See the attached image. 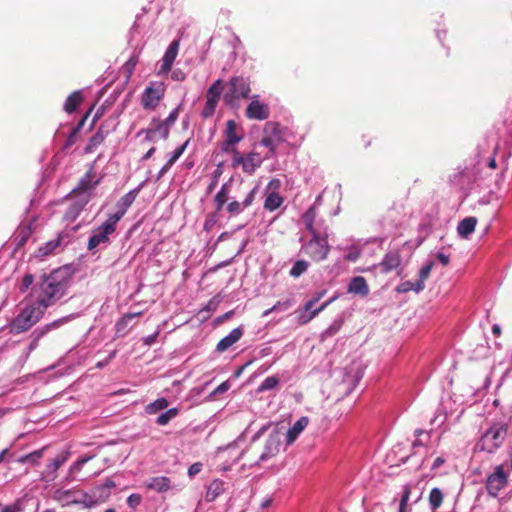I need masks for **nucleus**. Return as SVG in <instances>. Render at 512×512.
Returning <instances> with one entry per match:
<instances>
[{
    "instance_id": "obj_1",
    "label": "nucleus",
    "mask_w": 512,
    "mask_h": 512,
    "mask_svg": "<svg viewBox=\"0 0 512 512\" xmlns=\"http://www.w3.org/2000/svg\"><path fill=\"white\" fill-rule=\"evenodd\" d=\"M70 275L67 269H56L44 274L34 288L36 301L45 309L54 305L67 293Z\"/></svg>"
},
{
    "instance_id": "obj_2",
    "label": "nucleus",
    "mask_w": 512,
    "mask_h": 512,
    "mask_svg": "<svg viewBox=\"0 0 512 512\" xmlns=\"http://www.w3.org/2000/svg\"><path fill=\"white\" fill-rule=\"evenodd\" d=\"M45 311L46 309L36 300L27 304L10 322V333L20 334L28 331L43 317Z\"/></svg>"
},
{
    "instance_id": "obj_3",
    "label": "nucleus",
    "mask_w": 512,
    "mask_h": 512,
    "mask_svg": "<svg viewBox=\"0 0 512 512\" xmlns=\"http://www.w3.org/2000/svg\"><path fill=\"white\" fill-rule=\"evenodd\" d=\"M327 230L324 226L323 231L311 234V239L302 244L301 251L315 262L324 261L330 252Z\"/></svg>"
},
{
    "instance_id": "obj_4",
    "label": "nucleus",
    "mask_w": 512,
    "mask_h": 512,
    "mask_svg": "<svg viewBox=\"0 0 512 512\" xmlns=\"http://www.w3.org/2000/svg\"><path fill=\"white\" fill-rule=\"evenodd\" d=\"M508 427L505 423H494L491 427L482 435L481 439L477 443V447L481 450L487 451L488 453L495 452L504 442L507 436Z\"/></svg>"
},
{
    "instance_id": "obj_5",
    "label": "nucleus",
    "mask_w": 512,
    "mask_h": 512,
    "mask_svg": "<svg viewBox=\"0 0 512 512\" xmlns=\"http://www.w3.org/2000/svg\"><path fill=\"white\" fill-rule=\"evenodd\" d=\"M250 82L244 77H233L228 83V88L224 93V101L227 105L233 106L239 99L249 97Z\"/></svg>"
},
{
    "instance_id": "obj_6",
    "label": "nucleus",
    "mask_w": 512,
    "mask_h": 512,
    "mask_svg": "<svg viewBox=\"0 0 512 512\" xmlns=\"http://www.w3.org/2000/svg\"><path fill=\"white\" fill-rule=\"evenodd\" d=\"M117 223L109 217L106 221L93 231L88 241V249L94 251L99 247H106L109 244V237L116 230Z\"/></svg>"
},
{
    "instance_id": "obj_7",
    "label": "nucleus",
    "mask_w": 512,
    "mask_h": 512,
    "mask_svg": "<svg viewBox=\"0 0 512 512\" xmlns=\"http://www.w3.org/2000/svg\"><path fill=\"white\" fill-rule=\"evenodd\" d=\"M266 158L259 153L252 151L247 155H243L239 151H234L232 155V166L241 167L246 174L252 175L259 168Z\"/></svg>"
},
{
    "instance_id": "obj_8",
    "label": "nucleus",
    "mask_w": 512,
    "mask_h": 512,
    "mask_svg": "<svg viewBox=\"0 0 512 512\" xmlns=\"http://www.w3.org/2000/svg\"><path fill=\"white\" fill-rule=\"evenodd\" d=\"M282 141L280 126L274 122H268L264 128V136L259 142V145L268 148L267 154L264 156L266 159L274 157L279 143Z\"/></svg>"
},
{
    "instance_id": "obj_9",
    "label": "nucleus",
    "mask_w": 512,
    "mask_h": 512,
    "mask_svg": "<svg viewBox=\"0 0 512 512\" xmlns=\"http://www.w3.org/2000/svg\"><path fill=\"white\" fill-rule=\"evenodd\" d=\"M53 498L62 506H70L73 504L92 505V501H88L89 496L87 493L76 489H57L53 494Z\"/></svg>"
},
{
    "instance_id": "obj_10",
    "label": "nucleus",
    "mask_w": 512,
    "mask_h": 512,
    "mask_svg": "<svg viewBox=\"0 0 512 512\" xmlns=\"http://www.w3.org/2000/svg\"><path fill=\"white\" fill-rule=\"evenodd\" d=\"M165 93V85L162 82H151L143 91L141 103L144 109L154 110Z\"/></svg>"
},
{
    "instance_id": "obj_11",
    "label": "nucleus",
    "mask_w": 512,
    "mask_h": 512,
    "mask_svg": "<svg viewBox=\"0 0 512 512\" xmlns=\"http://www.w3.org/2000/svg\"><path fill=\"white\" fill-rule=\"evenodd\" d=\"M71 240V233L69 231H62L57 234L54 239L47 241L44 245L37 249V257H45L50 254L62 250Z\"/></svg>"
},
{
    "instance_id": "obj_12",
    "label": "nucleus",
    "mask_w": 512,
    "mask_h": 512,
    "mask_svg": "<svg viewBox=\"0 0 512 512\" xmlns=\"http://www.w3.org/2000/svg\"><path fill=\"white\" fill-rule=\"evenodd\" d=\"M224 141L221 145V150L226 153L234 154V151H238L235 145L243 139V133L238 132V125L234 120H228L226 123V129L224 131Z\"/></svg>"
},
{
    "instance_id": "obj_13",
    "label": "nucleus",
    "mask_w": 512,
    "mask_h": 512,
    "mask_svg": "<svg viewBox=\"0 0 512 512\" xmlns=\"http://www.w3.org/2000/svg\"><path fill=\"white\" fill-rule=\"evenodd\" d=\"M507 474L504 467L499 465L494 472L487 477L486 489L490 496L497 497L499 492L507 485Z\"/></svg>"
},
{
    "instance_id": "obj_14",
    "label": "nucleus",
    "mask_w": 512,
    "mask_h": 512,
    "mask_svg": "<svg viewBox=\"0 0 512 512\" xmlns=\"http://www.w3.org/2000/svg\"><path fill=\"white\" fill-rule=\"evenodd\" d=\"M258 191V187L255 186L248 191L245 198L242 201H238L235 197L231 196L225 209L230 216H237L241 214L246 208L250 207L255 199V195Z\"/></svg>"
},
{
    "instance_id": "obj_15",
    "label": "nucleus",
    "mask_w": 512,
    "mask_h": 512,
    "mask_svg": "<svg viewBox=\"0 0 512 512\" xmlns=\"http://www.w3.org/2000/svg\"><path fill=\"white\" fill-rule=\"evenodd\" d=\"M74 318H75V315H73V314L64 316L62 318H59L49 324H46V325L36 329L32 334L34 339L29 346V350L32 351L33 349H35L38 345V341L43 336H45L48 332H50L52 329H56V328L60 327L61 325L68 323L70 320H72Z\"/></svg>"
},
{
    "instance_id": "obj_16",
    "label": "nucleus",
    "mask_w": 512,
    "mask_h": 512,
    "mask_svg": "<svg viewBox=\"0 0 512 512\" xmlns=\"http://www.w3.org/2000/svg\"><path fill=\"white\" fill-rule=\"evenodd\" d=\"M74 201L69 205L64 214L66 221H74L82 212L84 207L90 201V196L86 193L81 196L73 195Z\"/></svg>"
},
{
    "instance_id": "obj_17",
    "label": "nucleus",
    "mask_w": 512,
    "mask_h": 512,
    "mask_svg": "<svg viewBox=\"0 0 512 512\" xmlns=\"http://www.w3.org/2000/svg\"><path fill=\"white\" fill-rule=\"evenodd\" d=\"M138 192L139 188L133 189L126 193L125 195H123L116 204L118 208L117 212L110 215L109 218L114 220V222L118 223L121 220V218L125 215L128 208L135 201Z\"/></svg>"
},
{
    "instance_id": "obj_18",
    "label": "nucleus",
    "mask_w": 512,
    "mask_h": 512,
    "mask_svg": "<svg viewBox=\"0 0 512 512\" xmlns=\"http://www.w3.org/2000/svg\"><path fill=\"white\" fill-rule=\"evenodd\" d=\"M100 180H94V176L92 171H88L79 181L77 187L72 190V195L81 196L82 194H88L90 198L92 197V191L99 184Z\"/></svg>"
},
{
    "instance_id": "obj_19",
    "label": "nucleus",
    "mask_w": 512,
    "mask_h": 512,
    "mask_svg": "<svg viewBox=\"0 0 512 512\" xmlns=\"http://www.w3.org/2000/svg\"><path fill=\"white\" fill-rule=\"evenodd\" d=\"M233 183V179L230 178L221 186L220 190L214 196L213 203L217 212H221L231 199Z\"/></svg>"
},
{
    "instance_id": "obj_20",
    "label": "nucleus",
    "mask_w": 512,
    "mask_h": 512,
    "mask_svg": "<svg viewBox=\"0 0 512 512\" xmlns=\"http://www.w3.org/2000/svg\"><path fill=\"white\" fill-rule=\"evenodd\" d=\"M246 116L249 119L265 120L269 117V108L258 100H252L246 109Z\"/></svg>"
},
{
    "instance_id": "obj_21",
    "label": "nucleus",
    "mask_w": 512,
    "mask_h": 512,
    "mask_svg": "<svg viewBox=\"0 0 512 512\" xmlns=\"http://www.w3.org/2000/svg\"><path fill=\"white\" fill-rule=\"evenodd\" d=\"M170 127L161 120H153L151 127L147 129L146 140L153 141L156 137L167 139Z\"/></svg>"
},
{
    "instance_id": "obj_22",
    "label": "nucleus",
    "mask_w": 512,
    "mask_h": 512,
    "mask_svg": "<svg viewBox=\"0 0 512 512\" xmlns=\"http://www.w3.org/2000/svg\"><path fill=\"white\" fill-rule=\"evenodd\" d=\"M178 50H179V41L174 40L173 42L170 43L167 50L165 51L164 56L162 57V60H161L162 63H161V67H160L161 73H168L170 71V69L173 65V62L178 54Z\"/></svg>"
},
{
    "instance_id": "obj_23",
    "label": "nucleus",
    "mask_w": 512,
    "mask_h": 512,
    "mask_svg": "<svg viewBox=\"0 0 512 512\" xmlns=\"http://www.w3.org/2000/svg\"><path fill=\"white\" fill-rule=\"evenodd\" d=\"M243 335V329L241 327L234 328L230 333L223 337L217 344L216 350L219 353L227 351L236 342H238Z\"/></svg>"
},
{
    "instance_id": "obj_24",
    "label": "nucleus",
    "mask_w": 512,
    "mask_h": 512,
    "mask_svg": "<svg viewBox=\"0 0 512 512\" xmlns=\"http://www.w3.org/2000/svg\"><path fill=\"white\" fill-rule=\"evenodd\" d=\"M401 264V255L398 250H392L385 254L384 258L379 264V267L382 272L388 273Z\"/></svg>"
},
{
    "instance_id": "obj_25",
    "label": "nucleus",
    "mask_w": 512,
    "mask_h": 512,
    "mask_svg": "<svg viewBox=\"0 0 512 512\" xmlns=\"http://www.w3.org/2000/svg\"><path fill=\"white\" fill-rule=\"evenodd\" d=\"M369 286L367 281L362 276L353 277L347 287V292L361 297H366L369 294Z\"/></svg>"
},
{
    "instance_id": "obj_26",
    "label": "nucleus",
    "mask_w": 512,
    "mask_h": 512,
    "mask_svg": "<svg viewBox=\"0 0 512 512\" xmlns=\"http://www.w3.org/2000/svg\"><path fill=\"white\" fill-rule=\"evenodd\" d=\"M280 440L277 434H271L266 440L264 451L259 457V461H267L275 456L279 451Z\"/></svg>"
},
{
    "instance_id": "obj_27",
    "label": "nucleus",
    "mask_w": 512,
    "mask_h": 512,
    "mask_svg": "<svg viewBox=\"0 0 512 512\" xmlns=\"http://www.w3.org/2000/svg\"><path fill=\"white\" fill-rule=\"evenodd\" d=\"M316 217L317 211L315 206H311L302 216L305 228L310 234H315L317 232L323 231V227H320L319 223H315Z\"/></svg>"
},
{
    "instance_id": "obj_28",
    "label": "nucleus",
    "mask_w": 512,
    "mask_h": 512,
    "mask_svg": "<svg viewBox=\"0 0 512 512\" xmlns=\"http://www.w3.org/2000/svg\"><path fill=\"white\" fill-rule=\"evenodd\" d=\"M309 424V418L306 416L300 417L286 434V441L287 444H292L297 437L303 432V430L308 426Z\"/></svg>"
},
{
    "instance_id": "obj_29",
    "label": "nucleus",
    "mask_w": 512,
    "mask_h": 512,
    "mask_svg": "<svg viewBox=\"0 0 512 512\" xmlns=\"http://www.w3.org/2000/svg\"><path fill=\"white\" fill-rule=\"evenodd\" d=\"M296 321L299 325H305L317 316V313L311 306V303H305L302 308H298L295 312Z\"/></svg>"
},
{
    "instance_id": "obj_30",
    "label": "nucleus",
    "mask_w": 512,
    "mask_h": 512,
    "mask_svg": "<svg viewBox=\"0 0 512 512\" xmlns=\"http://www.w3.org/2000/svg\"><path fill=\"white\" fill-rule=\"evenodd\" d=\"M225 491V483L220 479L213 480L207 487L205 499L207 502L215 501Z\"/></svg>"
},
{
    "instance_id": "obj_31",
    "label": "nucleus",
    "mask_w": 512,
    "mask_h": 512,
    "mask_svg": "<svg viewBox=\"0 0 512 512\" xmlns=\"http://www.w3.org/2000/svg\"><path fill=\"white\" fill-rule=\"evenodd\" d=\"M476 224L475 217H466L458 223L457 232L462 238L467 239L474 232Z\"/></svg>"
},
{
    "instance_id": "obj_32",
    "label": "nucleus",
    "mask_w": 512,
    "mask_h": 512,
    "mask_svg": "<svg viewBox=\"0 0 512 512\" xmlns=\"http://www.w3.org/2000/svg\"><path fill=\"white\" fill-rule=\"evenodd\" d=\"M147 487L159 493L166 492L171 488V481L165 476L153 477L147 483Z\"/></svg>"
},
{
    "instance_id": "obj_33",
    "label": "nucleus",
    "mask_w": 512,
    "mask_h": 512,
    "mask_svg": "<svg viewBox=\"0 0 512 512\" xmlns=\"http://www.w3.org/2000/svg\"><path fill=\"white\" fill-rule=\"evenodd\" d=\"M433 268V262L425 264L419 271V278L416 281V293L421 292L425 288V281L428 279L431 270Z\"/></svg>"
},
{
    "instance_id": "obj_34",
    "label": "nucleus",
    "mask_w": 512,
    "mask_h": 512,
    "mask_svg": "<svg viewBox=\"0 0 512 512\" xmlns=\"http://www.w3.org/2000/svg\"><path fill=\"white\" fill-rule=\"evenodd\" d=\"M82 94L80 91H74L68 96L64 103V110L67 113H72L76 110L78 105L82 102Z\"/></svg>"
},
{
    "instance_id": "obj_35",
    "label": "nucleus",
    "mask_w": 512,
    "mask_h": 512,
    "mask_svg": "<svg viewBox=\"0 0 512 512\" xmlns=\"http://www.w3.org/2000/svg\"><path fill=\"white\" fill-rule=\"evenodd\" d=\"M282 203L283 197L276 192H271L267 195L265 199L264 208L272 212L278 209L282 205Z\"/></svg>"
},
{
    "instance_id": "obj_36",
    "label": "nucleus",
    "mask_w": 512,
    "mask_h": 512,
    "mask_svg": "<svg viewBox=\"0 0 512 512\" xmlns=\"http://www.w3.org/2000/svg\"><path fill=\"white\" fill-rule=\"evenodd\" d=\"M343 325V319L341 317L336 318L331 325L324 330L320 335V340L325 341L326 339L337 334Z\"/></svg>"
},
{
    "instance_id": "obj_37",
    "label": "nucleus",
    "mask_w": 512,
    "mask_h": 512,
    "mask_svg": "<svg viewBox=\"0 0 512 512\" xmlns=\"http://www.w3.org/2000/svg\"><path fill=\"white\" fill-rule=\"evenodd\" d=\"M141 312H135V313H127L125 314L117 323H116V330L117 333H125L130 322L140 316Z\"/></svg>"
},
{
    "instance_id": "obj_38",
    "label": "nucleus",
    "mask_w": 512,
    "mask_h": 512,
    "mask_svg": "<svg viewBox=\"0 0 512 512\" xmlns=\"http://www.w3.org/2000/svg\"><path fill=\"white\" fill-rule=\"evenodd\" d=\"M308 267V261L303 259L297 260L291 267L289 274L293 278H298L308 270Z\"/></svg>"
},
{
    "instance_id": "obj_39",
    "label": "nucleus",
    "mask_w": 512,
    "mask_h": 512,
    "mask_svg": "<svg viewBox=\"0 0 512 512\" xmlns=\"http://www.w3.org/2000/svg\"><path fill=\"white\" fill-rule=\"evenodd\" d=\"M222 90V81L218 79L208 88L206 92V99L219 101Z\"/></svg>"
},
{
    "instance_id": "obj_40",
    "label": "nucleus",
    "mask_w": 512,
    "mask_h": 512,
    "mask_svg": "<svg viewBox=\"0 0 512 512\" xmlns=\"http://www.w3.org/2000/svg\"><path fill=\"white\" fill-rule=\"evenodd\" d=\"M294 304L293 300L292 299H287L285 301H278L277 303H275L271 308L265 310L262 314L263 317H267L269 316L272 312L274 311H286L288 310L290 307H292Z\"/></svg>"
},
{
    "instance_id": "obj_41",
    "label": "nucleus",
    "mask_w": 512,
    "mask_h": 512,
    "mask_svg": "<svg viewBox=\"0 0 512 512\" xmlns=\"http://www.w3.org/2000/svg\"><path fill=\"white\" fill-rule=\"evenodd\" d=\"M169 406V402L166 398H158L146 407L148 414H155L161 410L166 409Z\"/></svg>"
},
{
    "instance_id": "obj_42",
    "label": "nucleus",
    "mask_w": 512,
    "mask_h": 512,
    "mask_svg": "<svg viewBox=\"0 0 512 512\" xmlns=\"http://www.w3.org/2000/svg\"><path fill=\"white\" fill-rule=\"evenodd\" d=\"M443 501V493L439 488H433L429 494V504L432 510L439 508Z\"/></svg>"
},
{
    "instance_id": "obj_43",
    "label": "nucleus",
    "mask_w": 512,
    "mask_h": 512,
    "mask_svg": "<svg viewBox=\"0 0 512 512\" xmlns=\"http://www.w3.org/2000/svg\"><path fill=\"white\" fill-rule=\"evenodd\" d=\"M45 448L35 450L29 454L23 455L18 459L19 463H31V464H37L39 460L43 457V452Z\"/></svg>"
},
{
    "instance_id": "obj_44",
    "label": "nucleus",
    "mask_w": 512,
    "mask_h": 512,
    "mask_svg": "<svg viewBox=\"0 0 512 512\" xmlns=\"http://www.w3.org/2000/svg\"><path fill=\"white\" fill-rule=\"evenodd\" d=\"M105 139V134L102 130L97 131L89 141V144L85 148L86 153H91L94 151V149L103 143Z\"/></svg>"
},
{
    "instance_id": "obj_45",
    "label": "nucleus",
    "mask_w": 512,
    "mask_h": 512,
    "mask_svg": "<svg viewBox=\"0 0 512 512\" xmlns=\"http://www.w3.org/2000/svg\"><path fill=\"white\" fill-rule=\"evenodd\" d=\"M177 408H170L166 412L160 414L156 420V423L160 426L168 424L173 418L178 415Z\"/></svg>"
},
{
    "instance_id": "obj_46",
    "label": "nucleus",
    "mask_w": 512,
    "mask_h": 512,
    "mask_svg": "<svg viewBox=\"0 0 512 512\" xmlns=\"http://www.w3.org/2000/svg\"><path fill=\"white\" fill-rule=\"evenodd\" d=\"M279 383V379L276 376L267 377L258 387V392H264L274 389Z\"/></svg>"
},
{
    "instance_id": "obj_47",
    "label": "nucleus",
    "mask_w": 512,
    "mask_h": 512,
    "mask_svg": "<svg viewBox=\"0 0 512 512\" xmlns=\"http://www.w3.org/2000/svg\"><path fill=\"white\" fill-rule=\"evenodd\" d=\"M67 456H61L54 459L47 465V468L52 472L51 480L56 477V471L66 462Z\"/></svg>"
},
{
    "instance_id": "obj_48",
    "label": "nucleus",
    "mask_w": 512,
    "mask_h": 512,
    "mask_svg": "<svg viewBox=\"0 0 512 512\" xmlns=\"http://www.w3.org/2000/svg\"><path fill=\"white\" fill-rule=\"evenodd\" d=\"M93 458L94 455L81 457L70 467L69 474L74 475L75 473L79 472L83 468V466Z\"/></svg>"
},
{
    "instance_id": "obj_49",
    "label": "nucleus",
    "mask_w": 512,
    "mask_h": 512,
    "mask_svg": "<svg viewBox=\"0 0 512 512\" xmlns=\"http://www.w3.org/2000/svg\"><path fill=\"white\" fill-rule=\"evenodd\" d=\"M190 140H186L181 146L177 147L170 155L169 157V164H174L184 153L187 146L189 145Z\"/></svg>"
},
{
    "instance_id": "obj_50",
    "label": "nucleus",
    "mask_w": 512,
    "mask_h": 512,
    "mask_svg": "<svg viewBox=\"0 0 512 512\" xmlns=\"http://www.w3.org/2000/svg\"><path fill=\"white\" fill-rule=\"evenodd\" d=\"M217 104H218V101L207 99L206 104L202 110V117L203 118L211 117L215 112Z\"/></svg>"
},
{
    "instance_id": "obj_51",
    "label": "nucleus",
    "mask_w": 512,
    "mask_h": 512,
    "mask_svg": "<svg viewBox=\"0 0 512 512\" xmlns=\"http://www.w3.org/2000/svg\"><path fill=\"white\" fill-rule=\"evenodd\" d=\"M361 255V249L357 246H350L347 248V254L344 256L345 260L355 262Z\"/></svg>"
},
{
    "instance_id": "obj_52",
    "label": "nucleus",
    "mask_w": 512,
    "mask_h": 512,
    "mask_svg": "<svg viewBox=\"0 0 512 512\" xmlns=\"http://www.w3.org/2000/svg\"><path fill=\"white\" fill-rule=\"evenodd\" d=\"M222 174V169L220 167H217L213 173H212V176H211V181L207 187V192L208 193H211L215 187L217 186L218 184V181H219V178Z\"/></svg>"
},
{
    "instance_id": "obj_53",
    "label": "nucleus",
    "mask_w": 512,
    "mask_h": 512,
    "mask_svg": "<svg viewBox=\"0 0 512 512\" xmlns=\"http://www.w3.org/2000/svg\"><path fill=\"white\" fill-rule=\"evenodd\" d=\"M397 292L399 293H406V292H409V291H415L416 292V281L413 282V281H404L402 283H400L397 288H396Z\"/></svg>"
},
{
    "instance_id": "obj_54",
    "label": "nucleus",
    "mask_w": 512,
    "mask_h": 512,
    "mask_svg": "<svg viewBox=\"0 0 512 512\" xmlns=\"http://www.w3.org/2000/svg\"><path fill=\"white\" fill-rule=\"evenodd\" d=\"M33 281H34V277L32 274H25L23 279H22V283L19 287V290L21 292H26L28 290V288L33 284Z\"/></svg>"
},
{
    "instance_id": "obj_55",
    "label": "nucleus",
    "mask_w": 512,
    "mask_h": 512,
    "mask_svg": "<svg viewBox=\"0 0 512 512\" xmlns=\"http://www.w3.org/2000/svg\"><path fill=\"white\" fill-rule=\"evenodd\" d=\"M142 501V497L140 494H131L127 499V504L130 508L135 509L137 506L140 505Z\"/></svg>"
},
{
    "instance_id": "obj_56",
    "label": "nucleus",
    "mask_w": 512,
    "mask_h": 512,
    "mask_svg": "<svg viewBox=\"0 0 512 512\" xmlns=\"http://www.w3.org/2000/svg\"><path fill=\"white\" fill-rule=\"evenodd\" d=\"M202 463L200 462H196V463H193L189 468H188V476L190 478H193L194 476H196L197 474H199L202 470Z\"/></svg>"
},
{
    "instance_id": "obj_57",
    "label": "nucleus",
    "mask_w": 512,
    "mask_h": 512,
    "mask_svg": "<svg viewBox=\"0 0 512 512\" xmlns=\"http://www.w3.org/2000/svg\"><path fill=\"white\" fill-rule=\"evenodd\" d=\"M178 108L173 109L165 120H161L166 123L169 127L172 126L178 118Z\"/></svg>"
},
{
    "instance_id": "obj_58",
    "label": "nucleus",
    "mask_w": 512,
    "mask_h": 512,
    "mask_svg": "<svg viewBox=\"0 0 512 512\" xmlns=\"http://www.w3.org/2000/svg\"><path fill=\"white\" fill-rule=\"evenodd\" d=\"M410 492H411L410 486L409 485H405L404 489H403V494H402L399 506L407 507V504H408V501H409Z\"/></svg>"
},
{
    "instance_id": "obj_59",
    "label": "nucleus",
    "mask_w": 512,
    "mask_h": 512,
    "mask_svg": "<svg viewBox=\"0 0 512 512\" xmlns=\"http://www.w3.org/2000/svg\"><path fill=\"white\" fill-rule=\"evenodd\" d=\"M116 486L115 482L111 479H107L103 484L96 486V489L101 493L107 490L108 492Z\"/></svg>"
},
{
    "instance_id": "obj_60",
    "label": "nucleus",
    "mask_w": 512,
    "mask_h": 512,
    "mask_svg": "<svg viewBox=\"0 0 512 512\" xmlns=\"http://www.w3.org/2000/svg\"><path fill=\"white\" fill-rule=\"evenodd\" d=\"M336 298L337 296H333L324 303H322L318 308H315L314 310L317 313V315L321 313L323 310H325L332 302H334Z\"/></svg>"
},
{
    "instance_id": "obj_61",
    "label": "nucleus",
    "mask_w": 512,
    "mask_h": 512,
    "mask_svg": "<svg viewBox=\"0 0 512 512\" xmlns=\"http://www.w3.org/2000/svg\"><path fill=\"white\" fill-rule=\"evenodd\" d=\"M326 294V290L317 292L310 300L307 301V303H311V306L314 307V305Z\"/></svg>"
},
{
    "instance_id": "obj_62",
    "label": "nucleus",
    "mask_w": 512,
    "mask_h": 512,
    "mask_svg": "<svg viewBox=\"0 0 512 512\" xmlns=\"http://www.w3.org/2000/svg\"><path fill=\"white\" fill-rule=\"evenodd\" d=\"M230 388V384L228 381H224L223 383H221L215 390H214V394H222L224 392H226L228 389Z\"/></svg>"
},
{
    "instance_id": "obj_63",
    "label": "nucleus",
    "mask_w": 512,
    "mask_h": 512,
    "mask_svg": "<svg viewBox=\"0 0 512 512\" xmlns=\"http://www.w3.org/2000/svg\"><path fill=\"white\" fill-rule=\"evenodd\" d=\"M172 166L173 164H169V160H167L166 164L158 172L156 180H160Z\"/></svg>"
},
{
    "instance_id": "obj_64",
    "label": "nucleus",
    "mask_w": 512,
    "mask_h": 512,
    "mask_svg": "<svg viewBox=\"0 0 512 512\" xmlns=\"http://www.w3.org/2000/svg\"><path fill=\"white\" fill-rule=\"evenodd\" d=\"M172 166L173 164H169V160H167L166 164L158 172L156 180H160Z\"/></svg>"
}]
</instances>
